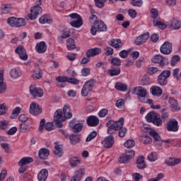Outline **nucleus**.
Masks as SVG:
<instances>
[{
	"label": "nucleus",
	"mask_w": 181,
	"mask_h": 181,
	"mask_svg": "<svg viewBox=\"0 0 181 181\" xmlns=\"http://www.w3.org/2000/svg\"><path fill=\"white\" fill-rule=\"evenodd\" d=\"M124 117H120L117 121L109 120L106 123L108 135H114L116 131H119V138H124L127 134V128L124 127Z\"/></svg>",
	"instance_id": "f257e3e1"
},
{
	"label": "nucleus",
	"mask_w": 181,
	"mask_h": 181,
	"mask_svg": "<svg viewBox=\"0 0 181 181\" xmlns=\"http://www.w3.org/2000/svg\"><path fill=\"white\" fill-rule=\"evenodd\" d=\"M89 21L90 22L94 21L90 28V33L93 36H95L97 32H107V25L103 20H98V17L95 14H91Z\"/></svg>",
	"instance_id": "f03ea898"
},
{
	"label": "nucleus",
	"mask_w": 181,
	"mask_h": 181,
	"mask_svg": "<svg viewBox=\"0 0 181 181\" xmlns=\"http://www.w3.org/2000/svg\"><path fill=\"white\" fill-rule=\"evenodd\" d=\"M42 0H37L35 6L31 7L30 13L28 14V18L30 21H35L39 15H42L43 8H42Z\"/></svg>",
	"instance_id": "7ed1b4c3"
},
{
	"label": "nucleus",
	"mask_w": 181,
	"mask_h": 181,
	"mask_svg": "<svg viewBox=\"0 0 181 181\" xmlns=\"http://www.w3.org/2000/svg\"><path fill=\"white\" fill-rule=\"evenodd\" d=\"M147 122H152L156 127H162L163 121L160 119V115L155 111L149 112L146 115Z\"/></svg>",
	"instance_id": "20e7f679"
},
{
	"label": "nucleus",
	"mask_w": 181,
	"mask_h": 181,
	"mask_svg": "<svg viewBox=\"0 0 181 181\" xmlns=\"http://www.w3.org/2000/svg\"><path fill=\"white\" fill-rule=\"evenodd\" d=\"M7 23L11 28H22V26H26V20L24 18L10 17L7 19Z\"/></svg>",
	"instance_id": "39448f33"
},
{
	"label": "nucleus",
	"mask_w": 181,
	"mask_h": 181,
	"mask_svg": "<svg viewBox=\"0 0 181 181\" xmlns=\"http://www.w3.org/2000/svg\"><path fill=\"white\" fill-rule=\"evenodd\" d=\"M171 72L170 70H164L158 76V84L161 86H165L168 84V78L170 77Z\"/></svg>",
	"instance_id": "423d86ee"
},
{
	"label": "nucleus",
	"mask_w": 181,
	"mask_h": 181,
	"mask_svg": "<svg viewBox=\"0 0 181 181\" xmlns=\"http://www.w3.org/2000/svg\"><path fill=\"white\" fill-rule=\"evenodd\" d=\"M69 18L71 19H76V21H73L70 22L71 26L72 28H81L83 26V18H81V16L78 15L76 13H73L69 14Z\"/></svg>",
	"instance_id": "0eeeda50"
},
{
	"label": "nucleus",
	"mask_w": 181,
	"mask_h": 181,
	"mask_svg": "<svg viewBox=\"0 0 181 181\" xmlns=\"http://www.w3.org/2000/svg\"><path fill=\"white\" fill-rule=\"evenodd\" d=\"M63 112L62 110H57L54 115V122L57 128H62L63 127Z\"/></svg>",
	"instance_id": "6e6552de"
},
{
	"label": "nucleus",
	"mask_w": 181,
	"mask_h": 181,
	"mask_svg": "<svg viewBox=\"0 0 181 181\" xmlns=\"http://www.w3.org/2000/svg\"><path fill=\"white\" fill-rule=\"evenodd\" d=\"M179 122L175 119H171L167 123V130L169 132H177L179 131Z\"/></svg>",
	"instance_id": "1a4fd4ad"
},
{
	"label": "nucleus",
	"mask_w": 181,
	"mask_h": 181,
	"mask_svg": "<svg viewBox=\"0 0 181 181\" xmlns=\"http://www.w3.org/2000/svg\"><path fill=\"white\" fill-rule=\"evenodd\" d=\"M173 50L172 43L165 41L160 47V52L162 54H170Z\"/></svg>",
	"instance_id": "9d476101"
},
{
	"label": "nucleus",
	"mask_w": 181,
	"mask_h": 181,
	"mask_svg": "<svg viewBox=\"0 0 181 181\" xmlns=\"http://www.w3.org/2000/svg\"><path fill=\"white\" fill-rule=\"evenodd\" d=\"M115 142L114 136H112V134H109V136L105 137L101 144L104 148L110 149V148H112V145H114Z\"/></svg>",
	"instance_id": "9b49d317"
},
{
	"label": "nucleus",
	"mask_w": 181,
	"mask_h": 181,
	"mask_svg": "<svg viewBox=\"0 0 181 181\" xmlns=\"http://www.w3.org/2000/svg\"><path fill=\"white\" fill-rule=\"evenodd\" d=\"M30 93L33 97H43V90L37 88L36 85L30 86Z\"/></svg>",
	"instance_id": "f8f14e48"
},
{
	"label": "nucleus",
	"mask_w": 181,
	"mask_h": 181,
	"mask_svg": "<svg viewBox=\"0 0 181 181\" xmlns=\"http://www.w3.org/2000/svg\"><path fill=\"white\" fill-rule=\"evenodd\" d=\"M42 112V107L40 105L36 104V103L33 102L30 105V114L33 115H39Z\"/></svg>",
	"instance_id": "ddd939ff"
},
{
	"label": "nucleus",
	"mask_w": 181,
	"mask_h": 181,
	"mask_svg": "<svg viewBox=\"0 0 181 181\" xmlns=\"http://www.w3.org/2000/svg\"><path fill=\"white\" fill-rule=\"evenodd\" d=\"M148 39H149V33H146L137 37L136 40L134 41V43L137 46H141V45H144V43H145V42H146Z\"/></svg>",
	"instance_id": "4468645a"
},
{
	"label": "nucleus",
	"mask_w": 181,
	"mask_h": 181,
	"mask_svg": "<svg viewBox=\"0 0 181 181\" xmlns=\"http://www.w3.org/2000/svg\"><path fill=\"white\" fill-rule=\"evenodd\" d=\"M86 123L88 124V127H97V125L100 124V119L96 116L91 115L88 117Z\"/></svg>",
	"instance_id": "2eb2a0df"
},
{
	"label": "nucleus",
	"mask_w": 181,
	"mask_h": 181,
	"mask_svg": "<svg viewBox=\"0 0 181 181\" xmlns=\"http://www.w3.org/2000/svg\"><path fill=\"white\" fill-rule=\"evenodd\" d=\"M69 125L70 127L72 125L71 129L75 134H78V132L83 131V123H77L74 124V120H71Z\"/></svg>",
	"instance_id": "dca6fc26"
},
{
	"label": "nucleus",
	"mask_w": 181,
	"mask_h": 181,
	"mask_svg": "<svg viewBox=\"0 0 181 181\" xmlns=\"http://www.w3.org/2000/svg\"><path fill=\"white\" fill-rule=\"evenodd\" d=\"M68 138H69L71 145H77L81 141V135L72 134Z\"/></svg>",
	"instance_id": "f3484780"
},
{
	"label": "nucleus",
	"mask_w": 181,
	"mask_h": 181,
	"mask_svg": "<svg viewBox=\"0 0 181 181\" xmlns=\"http://www.w3.org/2000/svg\"><path fill=\"white\" fill-rule=\"evenodd\" d=\"M15 52L19 54L21 60H28V54L26 50L23 47H18L16 49Z\"/></svg>",
	"instance_id": "a211bd4d"
},
{
	"label": "nucleus",
	"mask_w": 181,
	"mask_h": 181,
	"mask_svg": "<svg viewBox=\"0 0 181 181\" xmlns=\"http://www.w3.org/2000/svg\"><path fill=\"white\" fill-rule=\"evenodd\" d=\"M50 151L46 148H42L38 151V156L40 159L46 160L49 157Z\"/></svg>",
	"instance_id": "6ab92c4d"
},
{
	"label": "nucleus",
	"mask_w": 181,
	"mask_h": 181,
	"mask_svg": "<svg viewBox=\"0 0 181 181\" xmlns=\"http://www.w3.org/2000/svg\"><path fill=\"white\" fill-rule=\"evenodd\" d=\"M134 94H136L138 97H146V89L142 88V86H136L134 88Z\"/></svg>",
	"instance_id": "aec40b11"
},
{
	"label": "nucleus",
	"mask_w": 181,
	"mask_h": 181,
	"mask_svg": "<svg viewBox=\"0 0 181 181\" xmlns=\"http://www.w3.org/2000/svg\"><path fill=\"white\" fill-rule=\"evenodd\" d=\"M181 163V158H169L165 160V165L168 166H176V165H179Z\"/></svg>",
	"instance_id": "412c9836"
},
{
	"label": "nucleus",
	"mask_w": 181,
	"mask_h": 181,
	"mask_svg": "<svg viewBox=\"0 0 181 181\" xmlns=\"http://www.w3.org/2000/svg\"><path fill=\"white\" fill-rule=\"evenodd\" d=\"M148 134L150 136H152V138H153L155 141V144L156 145L157 148H158V145H159L161 141L160 136L159 135V134H158L157 132L155 130H151L148 132Z\"/></svg>",
	"instance_id": "4be33fe9"
},
{
	"label": "nucleus",
	"mask_w": 181,
	"mask_h": 181,
	"mask_svg": "<svg viewBox=\"0 0 181 181\" xmlns=\"http://www.w3.org/2000/svg\"><path fill=\"white\" fill-rule=\"evenodd\" d=\"M108 43L109 46H112L115 49H121L123 45L120 39H112Z\"/></svg>",
	"instance_id": "5701e85b"
},
{
	"label": "nucleus",
	"mask_w": 181,
	"mask_h": 181,
	"mask_svg": "<svg viewBox=\"0 0 181 181\" xmlns=\"http://www.w3.org/2000/svg\"><path fill=\"white\" fill-rule=\"evenodd\" d=\"M136 163L138 169H145L146 168V163L145 162V157L144 156L138 157Z\"/></svg>",
	"instance_id": "b1692460"
},
{
	"label": "nucleus",
	"mask_w": 181,
	"mask_h": 181,
	"mask_svg": "<svg viewBox=\"0 0 181 181\" xmlns=\"http://www.w3.org/2000/svg\"><path fill=\"white\" fill-rule=\"evenodd\" d=\"M86 175V168H78L75 171V175H74V177L76 179H78V180L81 181V179H83V177L85 176Z\"/></svg>",
	"instance_id": "393cba45"
},
{
	"label": "nucleus",
	"mask_w": 181,
	"mask_h": 181,
	"mask_svg": "<svg viewBox=\"0 0 181 181\" xmlns=\"http://www.w3.org/2000/svg\"><path fill=\"white\" fill-rule=\"evenodd\" d=\"M49 176V171L47 169H42L37 175V179L39 181H45Z\"/></svg>",
	"instance_id": "a878e982"
},
{
	"label": "nucleus",
	"mask_w": 181,
	"mask_h": 181,
	"mask_svg": "<svg viewBox=\"0 0 181 181\" xmlns=\"http://www.w3.org/2000/svg\"><path fill=\"white\" fill-rule=\"evenodd\" d=\"M100 54H101V49H100L98 47L89 49L86 52V56H88V57L90 56V57H94V56H97Z\"/></svg>",
	"instance_id": "bb28decb"
},
{
	"label": "nucleus",
	"mask_w": 181,
	"mask_h": 181,
	"mask_svg": "<svg viewBox=\"0 0 181 181\" xmlns=\"http://www.w3.org/2000/svg\"><path fill=\"white\" fill-rule=\"evenodd\" d=\"M69 165L71 168H76L78 165L81 163V158L77 156H73L69 158Z\"/></svg>",
	"instance_id": "cd10ccee"
},
{
	"label": "nucleus",
	"mask_w": 181,
	"mask_h": 181,
	"mask_svg": "<svg viewBox=\"0 0 181 181\" xmlns=\"http://www.w3.org/2000/svg\"><path fill=\"white\" fill-rule=\"evenodd\" d=\"M63 115L64 118L65 119H70V118H72L73 114L70 112V105H65L63 108Z\"/></svg>",
	"instance_id": "c85d7f7f"
},
{
	"label": "nucleus",
	"mask_w": 181,
	"mask_h": 181,
	"mask_svg": "<svg viewBox=\"0 0 181 181\" xmlns=\"http://www.w3.org/2000/svg\"><path fill=\"white\" fill-rule=\"evenodd\" d=\"M108 73L111 77L119 76V74H121V68L118 66H112L110 69H108Z\"/></svg>",
	"instance_id": "c756f323"
},
{
	"label": "nucleus",
	"mask_w": 181,
	"mask_h": 181,
	"mask_svg": "<svg viewBox=\"0 0 181 181\" xmlns=\"http://www.w3.org/2000/svg\"><path fill=\"white\" fill-rule=\"evenodd\" d=\"M35 49L37 53H45L47 50V45H46V42H40L37 44Z\"/></svg>",
	"instance_id": "7c9ffc66"
},
{
	"label": "nucleus",
	"mask_w": 181,
	"mask_h": 181,
	"mask_svg": "<svg viewBox=\"0 0 181 181\" xmlns=\"http://www.w3.org/2000/svg\"><path fill=\"white\" fill-rule=\"evenodd\" d=\"M6 91V84L4 83V71H0V94H4Z\"/></svg>",
	"instance_id": "2f4dec72"
},
{
	"label": "nucleus",
	"mask_w": 181,
	"mask_h": 181,
	"mask_svg": "<svg viewBox=\"0 0 181 181\" xmlns=\"http://www.w3.org/2000/svg\"><path fill=\"white\" fill-rule=\"evenodd\" d=\"M165 60V58L160 54L156 55L152 59V63H158L159 65L161 67H163L165 66V62H163Z\"/></svg>",
	"instance_id": "473e14b6"
},
{
	"label": "nucleus",
	"mask_w": 181,
	"mask_h": 181,
	"mask_svg": "<svg viewBox=\"0 0 181 181\" xmlns=\"http://www.w3.org/2000/svg\"><path fill=\"white\" fill-rule=\"evenodd\" d=\"M33 162V158L32 157H24L21 158L18 162V166H26L29 163Z\"/></svg>",
	"instance_id": "72a5a7b5"
},
{
	"label": "nucleus",
	"mask_w": 181,
	"mask_h": 181,
	"mask_svg": "<svg viewBox=\"0 0 181 181\" xmlns=\"http://www.w3.org/2000/svg\"><path fill=\"white\" fill-rule=\"evenodd\" d=\"M152 95H157V97H160L162 95V88L159 86H152L150 89Z\"/></svg>",
	"instance_id": "f704fd0d"
},
{
	"label": "nucleus",
	"mask_w": 181,
	"mask_h": 181,
	"mask_svg": "<svg viewBox=\"0 0 181 181\" xmlns=\"http://www.w3.org/2000/svg\"><path fill=\"white\" fill-rule=\"evenodd\" d=\"M10 76L11 78H19L20 76H22V73L21 72V70L19 68H13L10 71Z\"/></svg>",
	"instance_id": "c9c22d12"
},
{
	"label": "nucleus",
	"mask_w": 181,
	"mask_h": 181,
	"mask_svg": "<svg viewBox=\"0 0 181 181\" xmlns=\"http://www.w3.org/2000/svg\"><path fill=\"white\" fill-rule=\"evenodd\" d=\"M39 22L40 23H41V25H45V23H49V24L53 23V21L50 18V17L47 14L42 16L39 19Z\"/></svg>",
	"instance_id": "e433bc0d"
},
{
	"label": "nucleus",
	"mask_w": 181,
	"mask_h": 181,
	"mask_svg": "<svg viewBox=\"0 0 181 181\" xmlns=\"http://www.w3.org/2000/svg\"><path fill=\"white\" fill-rule=\"evenodd\" d=\"M170 26L174 30H179V28H181V22L175 18H173L170 20Z\"/></svg>",
	"instance_id": "4c0bfd02"
},
{
	"label": "nucleus",
	"mask_w": 181,
	"mask_h": 181,
	"mask_svg": "<svg viewBox=\"0 0 181 181\" xmlns=\"http://www.w3.org/2000/svg\"><path fill=\"white\" fill-rule=\"evenodd\" d=\"M115 88L118 91H127L128 90V86L122 82H117L115 85Z\"/></svg>",
	"instance_id": "58836bf2"
},
{
	"label": "nucleus",
	"mask_w": 181,
	"mask_h": 181,
	"mask_svg": "<svg viewBox=\"0 0 181 181\" xmlns=\"http://www.w3.org/2000/svg\"><path fill=\"white\" fill-rule=\"evenodd\" d=\"M66 47L68 50H74L76 49V42L74 39L68 38L66 40Z\"/></svg>",
	"instance_id": "ea45409f"
},
{
	"label": "nucleus",
	"mask_w": 181,
	"mask_h": 181,
	"mask_svg": "<svg viewBox=\"0 0 181 181\" xmlns=\"http://www.w3.org/2000/svg\"><path fill=\"white\" fill-rule=\"evenodd\" d=\"M21 108L20 107H16L12 111V113L10 116L11 119H16L18 118V115L21 114Z\"/></svg>",
	"instance_id": "a19ab883"
},
{
	"label": "nucleus",
	"mask_w": 181,
	"mask_h": 181,
	"mask_svg": "<svg viewBox=\"0 0 181 181\" xmlns=\"http://www.w3.org/2000/svg\"><path fill=\"white\" fill-rule=\"evenodd\" d=\"M153 26H158L159 29H161L162 30H165L166 29L167 25L166 24L163 23L162 21H159L158 20H153Z\"/></svg>",
	"instance_id": "79ce46f5"
},
{
	"label": "nucleus",
	"mask_w": 181,
	"mask_h": 181,
	"mask_svg": "<svg viewBox=\"0 0 181 181\" xmlns=\"http://www.w3.org/2000/svg\"><path fill=\"white\" fill-rule=\"evenodd\" d=\"M168 103L171 105L172 110H174V111H177V110H179V107L177 105V100L172 98H170Z\"/></svg>",
	"instance_id": "37998d69"
},
{
	"label": "nucleus",
	"mask_w": 181,
	"mask_h": 181,
	"mask_svg": "<svg viewBox=\"0 0 181 181\" xmlns=\"http://www.w3.org/2000/svg\"><path fill=\"white\" fill-rule=\"evenodd\" d=\"M95 83H96L95 80L90 79L86 81L83 86L86 87V88H88L89 90H93V88H94V86H95Z\"/></svg>",
	"instance_id": "c03bdc74"
},
{
	"label": "nucleus",
	"mask_w": 181,
	"mask_h": 181,
	"mask_svg": "<svg viewBox=\"0 0 181 181\" xmlns=\"http://www.w3.org/2000/svg\"><path fill=\"white\" fill-rule=\"evenodd\" d=\"M110 63L112 67H119V66H121V59L118 57H113L112 58Z\"/></svg>",
	"instance_id": "a18cd8bd"
},
{
	"label": "nucleus",
	"mask_w": 181,
	"mask_h": 181,
	"mask_svg": "<svg viewBox=\"0 0 181 181\" xmlns=\"http://www.w3.org/2000/svg\"><path fill=\"white\" fill-rule=\"evenodd\" d=\"M62 151L63 150L62 149V147H60L59 145H57L54 147V155L58 156V158H60L63 156V151Z\"/></svg>",
	"instance_id": "49530a36"
},
{
	"label": "nucleus",
	"mask_w": 181,
	"mask_h": 181,
	"mask_svg": "<svg viewBox=\"0 0 181 181\" xmlns=\"http://www.w3.org/2000/svg\"><path fill=\"white\" fill-rule=\"evenodd\" d=\"M1 9L2 13H9V12H11V9H12V7L11 4H3L1 6Z\"/></svg>",
	"instance_id": "de8ad7c7"
},
{
	"label": "nucleus",
	"mask_w": 181,
	"mask_h": 181,
	"mask_svg": "<svg viewBox=\"0 0 181 181\" xmlns=\"http://www.w3.org/2000/svg\"><path fill=\"white\" fill-rule=\"evenodd\" d=\"M124 146H125V148H134V146H135V141H134L133 139H128L124 142Z\"/></svg>",
	"instance_id": "09e8293b"
},
{
	"label": "nucleus",
	"mask_w": 181,
	"mask_h": 181,
	"mask_svg": "<svg viewBox=\"0 0 181 181\" xmlns=\"http://www.w3.org/2000/svg\"><path fill=\"white\" fill-rule=\"evenodd\" d=\"M91 91H93L91 89H89L88 88L86 87L83 85L82 90H81V95L83 97H87V95H88V94H90V93H91Z\"/></svg>",
	"instance_id": "8fccbe9b"
},
{
	"label": "nucleus",
	"mask_w": 181,
	"mask_h": 181,
	"mask_svg": "<svg viewBox=\"0 0 181 181\" xmlns=\"http://www.w3.org/2000/svg\"><path fill=\"white\" fill-rule=\"evenodd\" d=\"M8 125H9V122L8 120H2L0 122V129L5 131L8 129Z\"/></svg>",
	"instance_id": "3c124183"
},
{
	"label": "nucleus",
	"mask_w": 181,
	"mask_h": 181,
	"mask_svg": "<svg viewBox=\"0 0 181 181\" xmlns=\"http://www.w3.org/2000/svg\"><path fill=\"white\" fill-rule=\"evenodd\" d=\"M178 62H180V57L178 55H174L171 59L170 64L171 66H176Z\"/></svg>",
	"instance_id": "603ef678"
},
{
	"label": "nucleus",
	"mask_w": 181,
	"mask_h": 181,
	"mask_svg": "<svg viewBox=\"0 0 181 181\" xmlns=\"http://www.w3.org/2000/svg\"><path fill=\"white\" fill-rule=\"evenodd\" d=\"M29 129V124L26 123H21L20 124V132L22 134H24V132H26Z\"/></svg>",
	"instance_id": "864d4df0"
},
{
	"label": "nucleus",
	"mask_w": 181,
	"mask_h": 181,
	"mask_svg": "<svg viewBox=\"0 0 181 181\" xmlns=\"http://www.w3.org/2000/svg\"><path fill=\"white\" fill-rule=\"evenodd\" d=\"M180 72V69L179 68L175 69L173 71V78H175L177 81L180 80V75H179Z\"/></svg>",
	"instance_id": "5fc2aeb1"
},
{
	"label": "nucleus",
	"mask_w": 181,
	"mask_h": 181,
	"mask_svg": "<svg viewBox=\"0 0 181 181\" xmlns=\"http://www.w3.org/2000/svg\"><path fill=\"white\" fill-rule=\"evenodd\" d=\"M158 159V154L156 152H153L148 156V160L150 162H155Z\"/></svg>",
	"instance_id": "6e6d98bb"
},
{
	"label": "nucleus",
	"mask_w": 181,
	"mask_h": 181,
	"mask_svg": "<svg viewBox=\"0 0 181 181\" xmlns=\"http://www.w3.org/2000/svg\"><path fill=\"white\" fill-rule=\"evenodd\" d=\"M95 136H97V132L93 131L87 136L86 141L90 142V141H93Z\"/></svg>",
	"instance_id": "4d7b16f0"
},
{
	"label": "nucleus",
	"mask_w": 181,
	"mask_h": 181,
	"mask_svg": "<svg viewBox=\"0 0 181 181\" xmlns=\"http://www.w3.org/2000/svg\"><path fill=\"white\" fill-rule=\"evenodd\" d=\"M125 156L128 158L129 160H131L135 156V151L134 150H129L125 152Z\"/></svg>",
	"instance_id": "13d9d810"
},
{
	"label": "nucleus",
	"mask_w": 181,
	"mask_h": 181,
	"mask_svg": "<svg viewBox=\"0 0 181 181\" xmlns=\"http://www.w3.org/2000/svg\"><path fill=\"white\" fill-rule=\"evenodd\" d=\"M56 81H57L58 83H66V82L68 83L69 77H67V76H57V77L56 78Z\"/></svg>",
	"instance_id": "bf43d9fd"
},
{
	"label": "nucleus",
	"mask_w": 181,
	"mask_h": 181,
	"mask_svg": "<svg viewBox=\"0 0 181 181\" xmlns=\"http://www.w3.org/2000/svg\"><path fill=\"white\" fill-rule=\"evenodd\" d=\"M94 1H95V6L100 8H104V3L107 2V0H94Z\"/></svg>",
	"instance_id": "052dcab7"
},
{
	"label": "nucleus",
	"mask_w": 181,
	"mask_h": 181,
	"mask_svg": "<svg viewBox=\"0 0 181 181\" xmlns=\"http://www.w3.org/2000/svg\"><path fill=\"white\" fill-rule=\"evenodd\" d=\"M158 71H159V69H158V67H150L148 69L147 73L150 76H152L155 74V73H158Z\"/></svg>",
	"instance_id": "680f3d73"
},
{
	"label": "nucleus",
	"mask_w": 181,
	"mask_h": 181,
	"mask_svg": "<svg viewBox=\"0 0 181 181\" xmlns=\"http://www.w3.org/2000/svg\"><path fill=\"white\" fill-rule=\"evenodd\" d=\"M67 37H70V31L64 32L62 34L61 37L58 38V42L62 43V39H67Z\"/></svg>",
	"instance_id": "e2e57ef3"
},
{
	"label": "nucleus",
	"mask_w": 181,
	"mask_h": 181,
	"mask_svg": "<svg viewBox=\"0 0 181 181\" xmlns=\"http://www.w3.org/2000/svg\"><path fill=\"white\" fill-rule=\"evenodd\" d=\"M143 4L144 1L142 0H134L133 1H131V5H132V6L140 7L142 6Z\"/></svg>",
	"instance_id": "0e129e2a"
},
{
	"label": "nucleus",
	"mask_w": 181,
	"mask_h": 181,
	"mask_svg": "<svg viewBox=\"0 0 181 181\" xmlns=\"http://www.w3.org/2000/svg\"><path fill=\"white\" fill-rule=\"evenodd\" d=\"M119 163H128L129 162V159L126 155L122 156L119 158Z\"/></svg>",
	"instance_id": "69168bd1"
},
{
	"label": "nucleus",
	"mask_w": 181,
	"mask_h": 181,
	"mask_svg": "<svg viewBox=\"0 0 181 181\" xmlns=\"http://www.w3.org/2000/svg\"><path fill=\"white\" fill-rule=\"evenodd\" d=\"M151 13L152 19H156L159 16V12L156 8H151Z\"/></svg>",
	"instance_id": "338daca9"
},
{
	"label": "nucleus",
	"mask_w": 181,
	"mask_h": 181,
	"mask_svg": "<svg viewBox=\"0 0 181 181\" xmlns=\"http://www.w3.org/2000/svg\"><path fill=\"white\" fill-rule=\"evenodd\" d=\"M128 13H129V16H130V18H132V19H135V18H136V15H137L136 11L132 8H130L128 11Z\"/></svg>",
	"instance_id": "774afa93"
}]
</instances>
